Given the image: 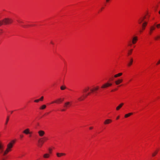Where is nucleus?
I'll return each mask as SVG.
<instances>
[{
  "instance_id": "nucleus-1",
  "label": "nucleus",
  "mask_w": 160,
  "mask_h": 160,
  "mask_svg": "<svg viewBox=\"0 0 160 160\" xmlns=\"http://www.w3.org/2000/svg\"><path fill=\"white\" fill-rule=\"evenodd\" d=\"M15 142V141L13 140L7 145V148L3 152V155H5L7 154L9 151H11V149L14 143Z\"/></svg>"
},
{
  "instance_id": "nucleus-2",
  "label": "nucleus",
  "mask_w": 160,
  "mask_h": 160,
  "mask_svg": "<svg viewBox=\"0 0 160 160\" xmlns=\"http://www.w3.org/2000/svg\"><path fill=\"white\" fill-rule=\"evenodd\" d=\"M71 106V103L69 102H67L64 103L63 107V109L61 110V111H65L67 109L69 108Z\"/></svg>"
},
{
  "instance_id": "nucleus-3",
  "label": "nucleus",
  "mask_w": 160,
  "mask_h": 160,
  "mask_svg": "<svg viewBox=\"0 0 160 160\" xmlns=\"http://www.w3.org/2000/svg\"><path fill=\"white\" fill-rule=\"evenodd\" d=\"M3 25H7L11 24L13 22V20L12 19L6 18L2 20Z\"/></svg>"
},
{
  "instance_id": "nucleus-4",
  "label": "nucleus",
  "mask_w": 160,
  "mask_h": 160,
  "mask_svg": "<svg viewBox=\"0 0 160 160\" xmlns=\"http://www.w3.org/2000/svg\"><path fill=\"white\" fill-rule=\"evenodd\" d=\"M47 139H48L46 137L40 138L38 141V142L39 143V146L41 147L44 142Z\"/></svg>"
},
{
  "instance_id": "nucleus-5",
  "label": "nucleus",
  "mask_w": 160,
  "mask_h": 160,
  "mask_svg": "<svg viewBox=\"0 0 160 160\" xmlns=\"http://www.w3.org/2000/svg\"><path fill=\"white\" fill-rule=\"evenodd\" d=\"M112 83H109L108 82H107L106 83H104L103 84L101 87V88H106L109 87H110L112 85Z\"/></svg>"
},
{
  "instance_id": "nucleus-6",
  "label": "nucleus",
  "mask_w": 160,
  "mask_h": 160,
  "mask_svg": "<svg viewBox=\"0 0 160 160\" xmlns=\"http://www.w3.org/2000/svg\"><path fill=\"white\" fill-rule=\"evenodd\" d=\"M90 94V92H89L87 93L86 95L85 96H83V98H82V97L79 98H78V100L79 101H81L83 100L85 98H86L88 95H89Z\"/></svg>"
},
{
  "instance_id": "nucleus-7",
  "label": "nucleus",
  "mask_w": 160,
  "mask_h": 160,
  "mask_svg": "<svg viewBox=\"0 0 160 160\" xmlns=\"http://www.w3.org/2000/svg\"><path fill=\"white\" fill-rule=\"evenodd\" d=\"M155 24H154V26H151L150 28V32H149V34H151L153 31V30H154L155 28L156 27H155Z\"/></svg>"
},
{
  "instance_id": "nucleus-8",
  "label": "nucleus",
  "mask_w": 160,
  "mask_h": 160,
  "mask_svg": "<svg viewBox=\"0 0 160 160\" xmlns=\"http://www.w3.org/2000/svg\"><path fill=\"white\" fill-rule=\"evenodd\" d=\"M146 18V16H144L143 17H141L138 20V22L139 24H141Z\"/></svg>"
},
{
  "instance_id": "nucleus-9",
  "label": "nucleus",
  "mask_w": 160,
  "mask_h": 160,
  "mask_svg": "<svg viewBox=\"0 0 160 160\" xmlns=\"http://www.w3.org/2000/svg\"><path fill=\"white\" fill-rule=\"evenodd\" d=\"M39 136L40 137H42L45 134V132L42 130H40L38 132Z\"/></svg>"
},
{
  "instance_id": "nucleus-10",
  "label": "nucleus",
  "mask_w": 160,
  "mask_h": 160,
  "mask_svg": "<svg viewBox=\"0 0 160 160\" xmlns=\"http://www.w3.org/2000/svg\"><path fill=\"white\" fill-rule=\"evenodd\" d=\"M23 132L26 134H29L30 133V130L29 128H27L24 130Z\"/></svg>"
},
{
  "instance_id": "nucleus-11",
  "label": "nucleus",
  "mask_w": 160,
  "mask_h": 160,
  "mask_svg": "<svg viewBox=\"0 0 160 160\" xmlns=\"http://www.w3.org/2000/svg\"><path fill=\"white\" fill-rule=\"evenodd\" d=\"M112 120L111 119H108L106 120L104 122V124H108L111 123Z\"/></svg>"
},
{
  "instance_id": "nucleus-12",
  "label": "nucleus",
  "mask_w": 160,
  "mask_h": 160,
  "mask_svg": "<svg viewBox=\"0 0 160 160\" xmlns=\"http://www.w3.org/2000/svg\"><path fill=\"white\" fill-rule=\"evenodd\" d=\"M56 155H57V156L58 157H61L63 155H66V154L65 153H60L57 152L56 153Z\"/></svg>"
},
{
  "instance_id": "nucleus-13",
  "label": "nucleus",
  "mask_w": 160,
  "mask_h": 160,
  "mask_svg": "<svg viewBox=\"0 0 160 160\" xmlns=\"http://www.w3.org/2000/svg\"><path fill=\"white\" fill-rule=\"evenodd\" d=\"M133 62V59L132 58H131L130 62L128 63V67L130 66L132 63Z\"/></svg>"
},
{
  "instance_id": "nucleus-14",
  "label": "nucleus",
  "mask_w": 160,
  "mask_h": 160,
  "mask_svg": "<svg viewBox=\"0 0 160 160\" xmlns=\"http://www.w3.org/2000/svg\"><path fill=\"white\" fill-rule=\"evenodd\" d=\"M137 40H138L137 37H134L133 38L132 41V42L133 44H135Z\"/></svg>"
},
{
  "instance_id": "nucleus-15",
  "label": "nucleus",
  "mask_w": 160,
  "mask_h": 160,
  "mask_svg": "<svg viewBox=\"0 0 160 160\" xmlns=\"http://www.w3.org/2000/svg\"><path fill=\"white\" fill-rule=\"evenodd\" d=\"M124 104L123 103H121L120 104H119L117 108H116V110H118Z\"/></svg>"
},
{
  "instance_id": "nucleus-16",
  "label": "nucleus",
  "mask_w": 160,
  "mask_h": 160,
  "mask_svg": "<svg viewBox=\"0 0 160 160\" xmlns=\"http://www.w3.org/2000/svg\"><path fill=\"white\" fill-rule=\"evenodd\" d=\"M122 81V79H118L117 81H115V82L116 85H118Z\"/></svg>"
},
{
  "instance_id": "nucleus-17",
  "label": "nucleus",
  "mask_w": 160,
  "mask_h": 160,
  "mask_svg": "<svg viewBox=\"0 0 160 160\" xmlns=\"http://www.w3.org/2000/svg\"><path fill=\"white\" fill-rule=\"evenodd\" d=\"M58 101L62 102V101H61V98H58L57 100L52 102L51 103H58Z\"/></svg>"
},
{
  "instance_id": "nucleus-18",
  "label": "nucleus",
  "mask_w": 160,
  "mask_h": 160,
  "mask_svg": "<svg viewBox=\"0 0 160 160\" xmlns=\"http://www.w3.org/2000/svg\"><path fill=\"white\" fill-rule=\"evenodd\" d=\"M147 24V22H144V23L142 24V29L144 30L145 29V27L146 26Z\"/></svg>"
},
{
  "instance_id": "nucleus-19",
  "label": "nucleus",
  "mask_w": 160,
  "mask_h": 160,
  "mask_svg": "<svg viewBox=\"0 0 160 160\" xmlns=\"http://www.w3.org/2000/svg\"><path fill=\"white\" fill-rule=\"evenodd\" d=\"M43 157L45 158H48L50 156V155L48 153H46L43 155Z\"/></svg>"
},
{
  "instance_id": "nucleus-20",
  "label": "nucleus",
  "mask_w": 160,
  "mask_h": 160,
  "mask_svg": "<svg viewBox=\"0 0 160 160\" xmlns=\"http://www.w3.org/2000/svg\"><path fill=\"white\" fill-rule=\"evenodd\" d=\"M132 114V112L129 113L128 114H126L125 115V116H124L125 118H128V117H129V116H130V115H131Z\"/></svg>"
},
{
  "instance_id": "nucleus-21",
  "label": "nucleus",
  "mask_w": 160,
  "mask_h": 160,
  "mask_svg": "<svg viewBox=\"0 0 160 160\" xmlns=\"http://www.w3.org/2000/svg\"><path fill=\"white\" fill-rule=\"evenodd\" d=\"M122 75V73H120L118 74H116L114 75V77L115 78H117L118 77Z\"/></svg>"
},
{
  "instance_id": "nucleus-22",
  "label": "nucleus",
  "mask_w": 160,
  "mask_h": 160,
  "mask_svg": "<svg viewBox=\"0 0 160 160\" xmlns=\"http://www.w3.org/2000/svg\"><path fill=\"white\" fill-rule=\"evenodd\" d=\"M158 151V150L155 151L154 152H153L152 154V157H154L155 155L157 154Z\"/></svg>"
},
{
  "instance_id": "nucleus-23",
  "label": "nucleus",
  "mask_w": 160,
  "mask_h": 160,
  "mask_svg": "<svg viewBox=\"0 0 160 160\" xmlns=\"http://www.w3.org/2000/svg\"><path fill=\"white\" fill-rule=\"evenodd\" d=\"M46 106L45 105H42L41 107L40 108V109H44L46 108Z\"/></svg>"
},
{
  "instance_id": "nucleus-24",
  "label": "nucleus",
  "mask_w": 160,
  "mask_h": 160,
  "mask_svg": "<svg viewBox=\"0 0 160 160\" xmlns=\"http://www.w3.org/2000/svg\"><path fill=\"white\" fill-rule=\"evenodd\" d=\"M89 89V87H87L86 88L84 89L83 90V91L84 92H86L87 91H88Z\"/></svg>"
},
{
  "instance_id": "nucleus-25",
  "label": "nucleus",
  "mask_w": 160,
  "mask_h": 160,
  "mask_svg": "<svg viewBox=\"0 0 160 160\" xmlns=\"http://www.w3.org/2000/svg\"><path fill=\"white\" fill-rule=\"evenodd\" d=\"M9 116H7V118L6 119V122L5 123L6 125H7V124L8 121L9 120Z\"/></svg>"
},
{
  "instance_id": "nucleus-26",
  "label": "nucleus",
  "mask_w": 160,
  "mask_h": 160,
  "mask_svg": "<svg viewBox=\"0 0 160 160\" xmlns=\"http://www.w3.org/2000/svg\"><path fill=\"white\" fill-rule=\"evenodd\" d=\"M133 50L132 49H130L128 52V55H130L132 54V52Z\"/></svg>"
},
{
  "instance_id": "nucleus-27",
  "label": "nucleus",
  "mask_w": 160,
  "mask_h": 160,
  "mask_svg": "<svg viewBox=\"0 0 160 160\" xmlns=\"http://www.w3.org/2000/svg\"><path fill=\"white\" fill-rule=\"evenodd\" d=\"M66 88V87L65 86L64 87L63 86H61L60 87V89L62 90H63L65 89Z\"/></svg>"
},
{
  "instance_id": "nucleus-28",
  "label": "nucleus",
  "mask_w": 160,
  "mask_h": 160,
  "mask_svg": "<svg viewBox=\"0 0 160 160\" xmlns=\"http://www.w3.org/2000/svg\"><path fill=\"white\" fill-rule=\"evenodd\" d=\"M2 25H3V23L2 22V20H0V27Z\"/></svg>"
},
{
  "instance_id": "nucleus-29",
  "label": "nucleus",
  "mask_w": 160,
  "mask_h": 160,
  "mask_svg": "<svg viewBox=\"0 0 160 160\" xmlns=\"http://www.w3.org/2000/svg\"><path fill=\"white\" fill-rule=\"evenodd\" d=\"M17 21L19 23H23V22L22 21L19 20H17Z\"/></svg>"
},
{
  "instance_id": "nucleus-30",
  "label": "nucleus",
  "mask_w": 160,
  "mask_h": 160,
  "mask_svg": "<svg viewBox=\"0 0 160 160\" xmlns=\"http://www.w3.org/2000/svg\"><path fill=\"white\" fill-rule=\"evenodd\" d=\"M157 28H159L160 27V24H158L156 25Z\"/></svg>"
},
{
  "instance_id": "nucleus-31",
  "label": "nucleus",
  "mask_w": 160,
  "mask_h": 160,
  "mask_svg": "<svg viewBox=\"0 0 160 160\" xmlns=\"http://www.w3.org/2000/svg\"><path fill=\"white\" fill-rule=\"evenodd\" d=\"M43 97L42 96L40 99H39L40 100V101H42L43 100Z\"/></svg>"
},
{
  "instance_id": "nucleus-32",
  "label": "nucleus",
  "mask_w": 160,
  "mask_h": 160,
  "mask_svg": "<svg viewBox=\"0 0 160 160\" xmlns=\"http://www.w3.org/2000/svg\"><path fill=\"white\" fill-rule=\"evenodd\" d=\"M39 101H40V100L38 99L34 100V102H38Z\"/></svg>"
},
{
  "instance_id": "nucleus-33",
  "label": "nucleus",
  "mask_w": 160,
  "mask_h": 160,
  "mask_svg": "<svg viewBox=\"0 0 160 160\" xmlns=\"http://www.w3.org/2000/svg\"><path fill=\"white\" fill-rule=\"evenodd\" d=\"M99 87L98 86L97 87H96L95 88L94 90H97L98 89Z\"/></svg>"
},
{
  "instance_id": "nucleus-34",
  "label": "nucleus",
  "mask_w": 160,
  "mask_h": 160,
  "mask_svg": "<svg viewBox=\"0 0 160 160\" xmlns=\"http://www.w3.org/2000/svg\"><path fill=\"white\" fill-rule=\"evenodd\" d=\"M21 26L23 28H26V25H21Z\"/></svg>"
},
{
  "instance_id": "nucleus-35",
  "label": "nucleus",
  "mask_w": 160,
  "mask_h": 160,
  "mask_svg": "<svg viewBox=\"0 0 160 160\" xmlns=\"http://www.w3.org/2000/svg\"><path fill=\"white\" fill-rule=\"evenodd\" d=\"M160 63V59L158 61L157 63V65H158Z\"/></svg>"
},
{
  "instance_id": "nucleus-36",
  "label": "nucleus",
  "mask_w": 160,
  "mask_h": 160,
  "mask_svg": "<svg viewBox=\"0 0 160 160\" xmlns=\"http://www.w3.org/2000/svg\"><path fill=\"white\" fill-rule=\"evenodd\" d=\"M20 138H22L23 137V135H22V134H21V135H20Z\"/></svg>"
},
{
  "instance_id": "nucleus-37",
  "label": "nucleus",
  "mask_w": 160,
  "mask_h": 160,
  "mask_svg": "<svg viewBox=\"0 0 160 160\" xmlns=\"http://www.w3.org/2000/svg\"><path fill=\"white\" fill-rule=\"evenodd\" d=\"M49 151L50 153H51L52 149H51V148H49Z\"/></svg>"
},
{
  "instance_id": "nucleus-38",
  "label": "nucleus",
  "mask_w": 160,
  "mask_h": 160,
  "mask_svg": "<svg viewBox=\"0 0 160 160\" xmlns=\"http://www.w3.org/2000/svg\"><path fill=\"white\" fill-rule=\"evenodd\" d=\"M158 39V38L157 36L155 38V40H157Z\"/></svg>"
},
{
  "instance_id": "nucleus-39",
  "label": "nucleus",
  "mask_w": 160,
  "mask_h": 160,
  "mask_svg": "<svg viewBox=\"0 0 160 160\" xmlns=\"http://www.w3.org/2000/svg\"><path fill=\"white\" fill-rule=\"evenodd\" d=\"M64 100V98H63L62 99H61V101H62V102H61V101H58V103L59 102H62Z\"/></svg>"
},
{
  "instance_id": "nucleus-40",
  "label": "nucleus",
  "mask_w": 160,
  "mask_h": 160,
  "mask_svg": "<svg viewBox=\"0 0 160 160\" xmlns=\"http://www.w3.org/2000/svg\"><path fill=\"white\" fill-rule=\"evenodd\" d=\"M94 89H92L91 90V91L92 92H94Z\"/></svg>"
},
{
  "instance_id": "nucleus-41",
  "label": "nucleus",
  "mask_w": 160,
  "mask_h": 160,
  "mask_svg": "<svg viewBox=\"0 0 160 160\" xmlns=\"http://www.w3.org/2000/svg\"><path fill=\"white\" fill-rule=\"evenodd\" d=\"M93 128V127H91L89 128V129H92Z\"/></svg>"
},
{
  "instance_id": "nucleus-42",
  "label": "nucleus",
  "mask_w": 160,
  "mask_h": 160,
  "mask_svg": "<svg viewBox=\"0 0 160 160\" xmlns=\"http://www.w3.org/2000/svg\"><path fill=\"white\" fill-rule=\"evenodd\" d=\"M110 0H106V1L107 2H108Z\"/></svg>"
},
{
  "instance_id": "nucleus-43",
  "label": "nucleus",
  "mask_w": 160,
  "mask_h": 160,
  "mask_svg": "<svg viewBox=\"0 0 160 160\" xmlns=\"http://www.w3.org/2000/svg\"><path fill=\"white\" fill-rule=\"evenodd\" d=\"M158 38H160V36H157Z\"/></svg>"
},
{
  "instance_id": "nucleus-44",
  "label": "nucleus",
  "mask_w": 160,
  "mask_h": 160,
  "mask_svg": "<svg viewBox=\"0 0 160 160\" xmlns=\"http://www.w3.org/2000/svg\"><path fill=\"white\" fill-rule=\"evenodd\" d=\"M51 43L52 44H54V43L52 41L51 42Z\"/></svg>"
},
{
  "instance_id": "nucleus-45",
  "label": "nucleus",
  "mask_w": 160,
  "mask_h": 160,
  "mask_svg": "<svg viewBox=\"0 0 160 160\" xmlns=\"http://www.w3.org/2000/svg\"><path fill=\"white\" fill-rule=\"evenodd\" d=\"M119 116L118 117H117V119H119Z\"/></svg>"
},
{
  "instance_id": "nucleus-46",
  "label": "nucleus",
  "mask_w": 160,
  "mask_h": 160,
  "mask_svg": "<svg viewBox=\"0 0 160 160\" xmlns=\"http://www.w3.org/2000/svg\"><path fill=\"white\" fill-rule=\"evenodd\" d=\"M30 133H29V134H32V132H30Z\"/></svg>"
},
{
  "instance_id": "nucleus-47",
  "label": "nucleus",
  "mask_w": 160,
  "mask_h": 160,
  "mask_svg": "<svg viewBox=\"0 0 160 160\" xmlns=\"http://www.w3.org/2000/svg\"><path fill=\"white\" fill-rule=\"evenodd\" d=\"M114 91V90H112L111 91L113 92V91Z\"/></svg>"
},
{
  "instance_id": "nucleus-48",
  "label": "nucleus",
  "mask_w": 160,
  "mask_h": 160,
  "mask_svg": "<svg viewBox=\"0 0 160 160\" xmlns=\"http://www.w3.org/2000/svg\"><path fill=\"white\" fill-rule=\"evenodd\" d=\"M13 111H12L11 112V113H12V112H13Z\"/></svg>"
},
{
  "instance_id": "nucleus-49",
  "label": "nucleus",
  "mask_w": 160,
  "mask_h": 160,
  "mask_svg": "<svg viewBox=\"0 0 160 160\" xmlns=\"http://www.w3.org/2000/svg\"><path fill=\"white\" fill-rule=\"evenodd\" d=\"M2 160H4V159L2 158Z\"/></svg>"
},
{
  "instance_id": "nucleus-50",
  "label": "nucleus",
  "mask_w": 160,
  "mask_h": 160,
  "mask_svg": "<svg viewBox=\"0 0 160 160\" xmlns=\"http://www.w3.org/2000/svg\"><path fill=\"white\" fill-rule=\"evenodd\" d=\"M48 114V113H47L45 114Z\"/></svg>"
},
{
  "instance_id": "nucleus-51",
  "label": "nucleus",
  "mask_w": 160,
  "mask_h": 160,
  "mask_svg": "<svg viewBox=\"0 0 160 160\" xmlns=\"http://www.w3.org/2000/svg\"><path fill=\"white\" fill-rule=\"evenodd\" d=\"M2 33V32L0 31V33Z\"/></svg>"
},
{
  "instance_id": "nucleus-52",
  "label": "nucleus",
  "mask_w": 160,
  "mask_h": 160,
  "mask_svg": "<svg viewBox=\"0 0 160 160\" xmlns=\"http://www.w3.org/2000/svg\"><path fill=\"white\" fill-rule=\"evenodd\" d=\"M140 32H142V31H141V30H140Z\"/></svg>"
},
{
  "instance_id": "nucleus-53",
  "label": "nucleus",
  "mask_w": 160,
  "mask_h": 160,
  "mask_svg": "<svg viewBox=\"0 0 160 160\" xmlns=\"http://www.w3.org/2000/svg\"><path fill=\"white\" fill-rule=\"evenodd\" d=\"M31 136V135H29V137H30Z\"/></svg>"
}]
</instances>
